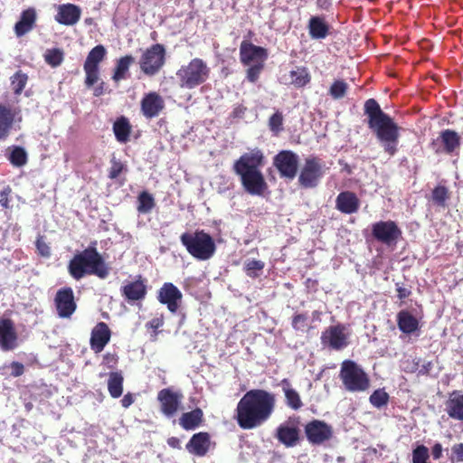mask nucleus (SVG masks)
<instances>
[{
    "instance_id": "cd10ccee",
    "label": "nucleus",
    "mask_w": 463,
    "mask_h": 463,
    "mask_svg": "<svg viewBox=\"0 0 463 463\" xmlns=\"http://www.w3.org/2000/svg\"><path fill=\"white\" fill-rule=\"evenodd\" d=\"M203 421V412L200 408H195L191 411L184 412L179 418V424L185 430H195L202 425Z\"/></svg>"
},
{
    "instance_id": "4c0bfd02",
    "label": "nucleus",
    "mask_w": 463,
    "mask_h": 463,
    "mask_svg": "<svg viewBox=\"0 0 463 463\" xmlns=\"http://www.w3.org/2000/svg\"><path fill=\"white\" fill-rule=\"evenodd\" d=\"M155 207V199L147 192H142L137 197V212L139 213H148Z\"/></svg>"
},
{
    "instance_id": "680f3d73",
    "label": "nucleus",
    "mask_w": 463,
    "mask_h": 463,
    "mask_svg": "<svg viewBox=\"0 0 463 463\" xmlns=\"http://www.w3.org/2000/svg\"><path fill=\"white\" fill-rule=\"evenodd\" d=\"M135 402L134 395L131 392L126 393L121 399V405L124 408H128Z\"/></svg>"
},
{
    "instance_id": "de8ad7c7",
    "label": "nucleus",
    "mask_w": 463,
    "mask_h": 463,
    "mask_svg": "<svg viewBox=\"0 0 463 463\" xmlns=\"http://www.w3.org/2000/svg\"><path fill=\"white\" fill-rule=\"evenodd\" d=\"M291 325L296 331H306L308 325V316L307 314L294 315L292 317Z\"/></svg>"
},
{
    "instance_id": "603ef678",
    "label": "nucleus",
    "mask_w": 463,
    "mask_h": 463,
    "mask_svg": "<svg viewBox=\"0 0 463 463\" xmlns=\"http://www.w3.org/2000/svg\"><path fill=\"white\" fill-rule=\"evenodd\" d=\"M84 71L86 73L85 83L88 87L92 86L98 81L99 68L84 66Z\"/></svg>"
},
{
    "instance_id": "a878e982",
    "label": "nucleus",
    "mask_w": 463,
    "mask_h": 463,
    "mask_svg": "<svg viewBox=\"0 0 463 463\" xmlns=\"http://www.w3.org/2000/svg\"><path fill=\"white\" fill-rule=\"evenodd\" d=\"M279 385L285 396V402L288 407L294 411H298L302 408L303 402L298 392L293 388L288 379L281 380Z\"/></svg>"
},
{
    "instance_id": "f8f14e48",
    "label": "nucleus",
    "mask_w": 463,
    "mask_h": 463,
    "mask_svg": "<svg viewBox=\"0 0 463 463\" xmlns=\"http://www.w3.org/2000/svg\"><path fill=\"white\" fill-rule=\"evenodd\" d=\"M298 156L292 151L283 150L273 158V165L281 177L292 180L298 172Z\"/></svg>"
},
{
    "instance_id": "13d9d810",
    "label": "nucleus",
    "mask_w": 463,
    "mask_h": 463,
    "mask_svg": "<svg viewBox=\"0 0 463 463\" xmlns=\"http://www.w3.org/2000/svg\"><path fill=\"white\" fill-rule=\"evenodd\" d=\"M118 355L116 354L107 353L103 355V364L108 368H114L118 364Z\"/></svg>"
},
{
    "instance_id": "7c9ffc66",
    "label": "nucleus",
    "mask_w": 463,
    "mask_h": 463,
    "mask_svg": "<svg viewBox=\"0 0 463 463\" xmlns=\"http://www.w3.org/2000/svg\"><path fill=\"white\" fill-rule=\"evenodd\" d=\"M448 415L457 420L463 421V394H457L446 402Z\"/></svg>"
},
{
    "instance_id": "9b49d317",
    "label": "nucleus",
    "mask_w": 463,
    "mask_h": 463,
    "mask_svg": "<svg viewBox=\"0 0 463 463\" xmlns=\"http://www.w3.org/2000/svg\"><path fill=\"white\" fill-rule=\"evenodd\" d=\"M183 394L172 388H164L157 393L160 411L167 418L174 417L181 408Z\"/></svg>"
},
{
    "instance_id": "c03bdc74",
    "label": "nucleus",
    "mask_w": 463,
    "mask_h": 463,
    "mask_svg": "<svg viewBox=\"0 0 463 463\" xmlns=\"http://www.w3.org/2000/svg\"><path fill=\"white\" fill-rule=\"evenodd\" d=\"M146 291H123L124 300L130 306L141 307Z\"/></svg>"
},
{
    "instance_id": "774afa93",
    "label": "nucleus",
    "mask_w": 463,
    "mask_h": 463,
    "mask_svg": "<svg viewBox=\"0 0 463 463\" xmlns=\"http://www.w3.org/2000/svg\"><path fill=\"white\" fill-rule=\"evenodd\" d=\"M160 289H177L172 283H165Z\"/></svg>"
},
{
    "instance_id": "4468645a",
    "label": "nucleus",
    "mask_w": 463,
    "mask_h": 463,
    "mask_svg": "<svg viewBox=\"0 0 463 463\" xmlns=\"http://www.w3.org/2000/svg\"><path fill=\"white\" fill-rule=\"evenodd\" d=\"M323 176L322 165L316 158L307 159L300 172L298 182L305 188H311L317 185L319 179Z\"/></svg>"
},
{
    "instance_id": "f03ea898",
    "label": "nucleus",
    "mask_w": 463,
    "mask_h": 463,
    "mask_svg": "<svg viewBox=\"0 0 463 463\" xmlns=\"http://www.w3.org/2000/svg\"><path fill=\"white\" fill-rule=\"evenodd\" d=\"M368 117V127L374 133L384 152L392 156L398 151L400 128L393 119L384 113L378 102L369 99L364 104Z\"/></svg>"
},
{
    "instance_id": "09e8293b",
    "label": "nucleus",
    "mask_w": 463,
    "mask_h": 463,
    "mask_svg": "<svg viewBox=\"0 0 463 463\" xmlns=\"http://www.w3.org/2000/svg\"><path fill=\"white\" fill-rule=\"evenodd\" d=\"M163 325H164V317H163V316H160V317H154L153 319H151L150 321H148L146 324V329H151L153 331V333L151 335V340H153V341L156 340L157 335H158L157 329L159 327L163 326Z\"/></svg>"
},
{
    "instance_id": "412c9836",
    "label": "nucleus",
    "mask_w": 463,
    "mask_h": 463,
    "mask_svg": "<svg viewBox=\"0 0 463 463\" xmlns=\"http://www.w3.org/2000/svg\"><path fill=\"white\" fill-rule=\"evenodd\" d=\"M211 446V437L208 432H198L192 436L186 444V449L193 455L198 457L205 456Z\"/></svg>"
},
{
    "instance_id": "4be33fe9",
    "label": "nucleus",
    "mask_w": 463,
    "mask_h": 463,
    "mask_svg": "<svg viewBox=\"0 0 463 463\" xmlns=\"http://www.w3.org/2000/svg\"><path fill=\"white\" fill-rule=\"evenodd\" d=\"M164 107V99L156 92H150L146 94L141 100L143 115L147 118L157 117Z\"/></svg>"
},
{
    "instance_id": "e433bc0d",
    "label": "nucleus",
    "mask_w": 463,
    "mask_h": 463,
    "mask_svg": "<svg viewBox=\"0 0 463 463\" xmlns=\"http://www.w3.org/2000/svg\"><path fill=\"white\" fill-rule=\"evenodd\" d=\"M290 83L296 87H303L310 80V76L304 67H298L289 72Z\"/></svg>"
},
{
    "instance_id": "2eb2a0df",
    "label": "nucleus",
    "mask_w": 463,
    "mask_h": 463,
    "mask_svg": "<svg viewBox=\"0 0 463 463\" xmlns=\"http://www.w3.org/2000/svg\"><path fill=\"white\" fill-rule=\"evenodd\" d=\"M240 58L244 65L265 63L268 58V52L265 48L254 45L251 43L243 41L240 46Z\"/></svg>"
},
{
    "instance_id": "8fccbe9b",
    "label": "nucleus",
    "mask_w": 463,
    "mask_h": 463,
    "mask_svg": "<svg viewBox=\"0 0 463 463\" xmlns=\"http://www.w3.org/2000/svg\"><path fill=\"white\" fill-rule=\"evenodd\" d=\"M283 116L280 112L274 113L269 121V128L272 132L278 134L282 130Z\"/></svg>"
},
{
    "instance_id": "c9c22d12",
    "label": "nucleus",
    "mask_w": 463,
    "mask_h": 463,
    "mask_svg": "<svg viewBox=\"0 0 463 463\" xmlns=\"http://www.w3.org/2000/svg\"><path fill=\"white\" fill-rule=\"evenodd\" d=\"M106 49L103 45L95 46L88 54L84 66L99 68V63L104 59Z\"/></svg>"
},
{
    "instance_id": "052dcab7",
    "label": "nucleus",
    "mask_w": 463,
    "mask_h": 463,
    "mask_svg": "<svg viewBox=\"0 0 463 463\" xmlns=\"http://www.w3.org/2000/svg\"><path fill=\"white\" fill-rule=\"evenodd\" d=\"M246 110L247 109L243 105H236L231 113V117L234 119L241 118L244 116Z\"/></svg>"
},
{
    "instance_id": "aec40b11",
    "label": "nucleus",
    "mask_w": 463,
    "mask_h": 463,
    "mask_svg": "<svg viewBox=\"0 0 463 463\" xmlns=\"http://www.w3.org/2000/svg\"><path fill=\"white\" fill-rule=\"evenodd\" d=\"M111 337V331L105 322H99L92 329L90 335V348L94 353L103 351Z\"/></svg>"
},
{
    "instance_id": "393cba45",
    "label": "nucleus",
    "mask_w": 463,
    "mask_h": 463,
    "mask_svg": "<svg viewBox=\"0 0 463 463\" xmlns=\"http://www.w3.org/2000/svg\"><path fill=\"white\" fill-rule=\"evenodd\" d=\"M336 208L344 213H356L359 208V200L352 192H342L336 197Z\"/></svg>"
},
{
    "instance_id": "37998d69",
    "label": "nucleus",
    "mask_w": 463,
    "mask_h": 463,
    "mask_svg": "<svg viewBox=\"0 0 463 463\" xmlns=\"http://www.w3.org/2000/svg\"><path fill=\"white\" fill-rule=\"evenodd\" d=\"M370 402L376 408H382L389 402V394L383 389L375 390L369 398Z\"/></svg>"
},
{
    "instance_id": "72a5a7b5",
    "label": "nucleus",
    "mask_w": 463,
    "mask_h": 463,
    "mask_svg": "<svg viewBox=\"0 0 463 463\" xmlns=\"http://www.w3.org/2000/svg\"><path fill=\"white\" fill-rule=\"evenodd\" d=\"M182 299L181 291H159L158 300L165 304L170 312L175 313Z\"/></svg>"
},
{
    "instance_id": "3c124183",
    "label": "nucleus",
    "mask_w": 463,
    "mask_h": 463,
    "mask_svg": "<svg viewBox=\"0 0 463 463\" xmlns=\"http://www.w3.org/2000/svg\"><path fill=\"white\" fill-rule=\"evenodd\" d=\"M249 68L247 70V80L250 82H256L259 78L260 74L264 68V63H259V64H252L248 65Z\"/></svg>"
},
{
    "instance_id": "69168bd1",
    "label": "nucleus",
    "mask_w": 463,
    "mask_h": 463,
    "mask_svg": "<svg viewBox=\"0 0 463 463\" xmlns=\"http://www.w3.org/2000/svg\"><path fill=\"white\" fill-rule=\"evenodd\" d=\"M316 4L318 9L328 10L332 5V0H317Z\"/></svg>"
},
{
    "instance_id": "49530a36",
    "label": "nucleus",
    "mask_w": 463,
    "mask_h": 463,
    "mask_svg": "<svg viewBox=\"0 0 463 463\" xmlns=\"http://www.w3.org/2000/svg\"><path fill=\"white\" fill-rule=\"evenodd\" d=\"M448 198H449V192L445 186H441V185L437 186L432 191V200L439 206L445 207L446 201L448 200Z\"/></svg>"
},
{
    "instance_id": "a19ab883",
    "label": "nucleus",
    "mask_w": 463,
    "mask_h": 463,
    "mask_svg": "<svg viewBox=\"0 0 463 463\" xmlns=\"http://www.w3.org/2000/svg\"><path fill=\"white\" fill-rule=\"evenodd\" d=\"M28 80V76L18 71L11 77V85L14 94L19 95L22 93Z\"/></svg>"
},
{
    "instance_id": "bf43d9fd",
    "label": "nucleus",
    "mask_w": 463,
    "mask_h": 463,
    "mask_svg": "<svg viewBox=\"0 0 463 463\" xmlns=\"http://www.w3.org/2000/svg\"><path fill=\"white\" fill-rule=\"evenodd\" d=\"M10 367L12 369L11 375L14 377H19L24 373V366L20 362H12Z\"/></svg>"
},
{
    "instance_id": "39448f33",
    "label": "nucleus",
    "mask_w": 463,
    "mask_h": 463,
    "mask_svg": "<svg viewBox=\"0 0 463 463\" xmlns=\"http://www.w3.org/2000/svg\"><path fill=\"white\" fill-rule=\"evenodd\" d=\"M180 241L188 253L198 260L211 259L216 250L213 239L203 231L184 232L181 235Z\"/></svg>"
},
{
    "instance_id": "9d476101",
    "label": "nucleus",
    "mask_w": 463,
    "mask_h": 463,
    "mask_svg": "<svg viewBox=\"0 0 463 463\" xmlns=\"http://www.w3.org/2000/svg\"><path fill=\"white\" fill-rule=\"evenodd\" d=\"M372 234L379 242L392 247L401 238L402 231L392 221H380L372 225Z\"/></svg>"
},
{
    "instance_id": "c756f323",
    "label": "nucleus",
    "mask_w": 463,
    "mask_h": 463,
    "mask_svg": "<svg viewBox=\"0 0 463 463\" xmlns=\"http://www.w3.org/2000/svg\"><path fill=\"white\" fill-rule=\"evenodd\" d=\"M329 27L320 16H312L308 22V32L312 39H325L328 34Z\"/></svg>"
},
{
    "instance_id": "ddd939ff",
    "label": "nucleus",
    "mask_w": 463,
    "mask_h": 463,
    "mask_svg": "<svg viewBox=\"0 0 463 463\" xmlns=\"http://www.w3.org/2000/svg\"><path fill=\"white\" fill-rule=\"evenodd\" d=\"M305 434L309 443L320 445L332 438L333 429L323 420H313L306 424Z\"/></svg>"
},
{
    "instance_id": "f257e3e1",
    "label": "nucleus",
    "mask_w": 463,
    "mask_h": 463,
    "mask_svg": "<svg viewBox=\"0 0 463 463\" xmlns=\"http://www.w3.org/2000/svg\"><path fill=\"white\" fill-rule=\"evenodd\" d=\"M275 406L274 393L264 389H251L238 402L233 418L241 429L253 430L271 417Z\"/></svg>"
},
{
    "instance_id": "0e129e2a",
    "label": "nucleus",
    "mask_w": 463,
    "mask_h": 463,
    "mask_svg": "<svg viewBox=\"0 0 463 463\" xmlns=\"http://www.w3.org/2000/svg\"><path fill=\"white\" fill-rule=\"evenodd\" d=\"M167 445L173 449H181V442L177 437H170L166 440Z\"/></svg>"
},
{
    "instance_id": "6e6552de",
    "label": "nucleus",
    "mask_w": 463,
    "mask_h": 463,
    "mask_svg": "<svg viewBox=\"0 0 463 463\" xmlns=\"http://www.w3.org/2000/svg\"><path fill=\"white\" fill-rule=\"evenodd\" d=\"M347 326L344 324L330 326L321 334V344L333 350H342L349 345Z\"/></svg>"
},
{
    "instance_id": "2f4dec72",
    "label": "nucleus",
    "mask_w": 463,
    "mask_h": 463,
    "mask_svg": "<svg viewBox=\"0 0 463 463\" xmlns=\"http://www.w3.org/2000/svg\"><path fill=\"white\" fill-rule=\"evenodd\" d=\"M135 59L131 55H126L117 61L114 74L112 79L114 81L118 82L122 80H126L129 76V67L134 62Z\"/></svg>"
},
{
    "instance_id": "5701e85b",
    "label": "nucleus",
    "mask_w": 463,
    "mask_h": 463,
    "mask_svg": "<svg viewBox=\"0 0 463 463\" xmlns=\"http://www.w3.org/2000/svg\"><path fill=\"white\" fill-rule=\"evenodd\" d=\"M81 10L79 6L72 4L60 5L57 7L55 21L64 25H73L80 18Z\"/></svg>"
},
{
    "instance_id": "a211bd4d",
    "label": "nucleus",
    "mask_w": 463,
    "mask_h": 463,
    "mask_svg": "<svg viewBox=\"0 0 463 463\" xmlns=\"http://www.w3.org/2000/svg\"><path fill=\"white\" fill-rule=\"evenodd\" d=\"M460 144L458 134L450 129L441 131L439 137L432 142V147L436 153H453Z\"/></svg>"
},
{
    "instance_id": "f3484780",
    "label": "nucleus",
    "mask_w": 463,
    "mask_h": 463,
    "mask_svg": "<svg viewBox=\"0 0 463 463\" xmlns=\"http://www.w3.org/2000/svg\"><path fill=\"white\" fill-rule=\"evenodd\" d=\"M22 119L21 111L17 108L0 105V140H5L11 133L16 122Z\"/></svg>"
},
{
    "instance_id": "20e7f679",
    "label": "nucleus",
    "mask_w": 463,
    "mask_h": 463,
    "mask_svg": "<svg viewBox=\"0 0 463 463\" xmlns=\"http://www.w3.org/2000/svg\"><path fill=\"white\" fill-rule=\"evenodd\" d=\"M94 241L87 249L76 254L69 263L70 274L76 279L86 275H95L105 279L109 275V268L96 249Z\"/></svg>"
},
{
    "instance_id": "79ce46f5",
    "label": "nucleus",
    "mask_w": 463,
    "mask_h": 463,
    "mask_svg": "<svg viewBox=\"0 0 463 463\" xmlns=\"http://www.w3.org/2000/svg\"><path fill=\"white\" fill-rule=\"evenodd\" d=\"M44 59L52 67H57L61 65L63 61V52L57 48L47 50L44 54Z\"/></svg>"
},
{
    "instance_id": "ea45409f",
    "label": "nucleus",
    "mask_w": 463,
    "mask_h": 463,
    "mask_svg": "<svg viewBox=\"0 0 463 463\" xmlns=\"http://www.w3.org/2000/svg\"><path fill=\"white\" fill-rule=\"evenodd\" d=\"M8 159L14 165L23 166L27 163V153L21 146H13Z\"/></svg>"
},
{
    "instance_id": "423d86ee",
    "label": "nucleus",
    "mask_w": 463,
    "mask_h": 463,
    "mask_svg": "<svg viewBox=\"0 0 463 463\" xmlns=\"http://www.w3.org/2000/svg\"><path fill=\"white\" fill-rule=\"evenodd\" d=\"M210 72L211 70L204 61L194 58L187 64L182 65L175 76L180 88L193 90L203 84L209 79Z\"/></svg>"
},
{
    "instance_id": "6ab92c4d",
    "label": "nucleus",
    "mask_w": 463,
    "mask_h": 463,
    "mask_svg": "<svg viewBox=\"0 0 463 463\" xmlns=\"http://www.w3.org/2000/svg\"><path fill=\"white\" fill-rule=\"evenodd\" d=\"M17 346V334L11 318H0V348L3 351L14 350Z\"/></svg>"
},
{
    "instance_id": "7ed1b4c3",
    "label": "nucleus",
    "mask_w": 463,
    "mask_h": 463,
    "mask_svg": "<svg viewBox=\"0 0 463 463\" xmlns=\"http://www.w3.org/2000/svg\"><path fill=\"white\" fill-rule=\"evenodd\" d=\"M264 164L265 156L259 148L242 154L233 164V171L240 176L243 189L250 195H262L268 188L261 172Z\"/></svg>"
},
{
    "instance_id": "a18cd8bd",
    "label": "nucleus",
    "mask_w": 463,
    "mask_h": 463,
    "mask_svg": "<svg viewBox=\"0 0 463 463\" xmlns=\"http://www.w3.org/2000/svg\"><path fill=\"white\" fill-rule=\"evenodd\" d=\"M347 83L344 80H337L333 82L329 89V94L335 99L343 98L347 90Z\"/></svg>"
},
{
    "instance_id": "0eeeda50",
    "label": "nucleus",
    "mask_w": 463,
    "mask_h": 463,
    "mask_svg": "<svg viewBox=\"0 0 463 463\" xmlns=\"http://www.w3.org/2000/svg\"><path fill=\"white\" fill-rule=\"evenodd\" d=\"M345 388L349 392H364L370 386L366 373L354 361L345 360L339 373Z\"/></svg>"
},
{
    "instance_id": "4d7b16f0",
    "label": "nucleus",
    "mask_w": 463,
    "mask_h": 463,
    "mask_svg": "<svg viewBox=\"0 0 463 463\" xmlns=\"http://www.w3.org/2000/svg\"><path fill=\"white\" fill-rule=\"evenodd\" d=\"M36 248L43 257H49L51 255L50 247L45 243L43 237H39L36 241Z\"/></svg>"
},
{
    "instance_id": "338daca9",
    "label": "nucleus",
    "mask_w": 463,
    "mask_h": 463,
    "mask_svg": "<svg viewBox=\"0 0 463 463\" xmlns=\"http://www.w3.org/2000/svg\"><path fill=\"white\" fill-rule=\"evenodd\" d=\"M102 85H103V83H101V85H99V86H98V87H96L94 89V95L95 96L98 97V96H100L103 93V86Z\"/></svg>"
},
{
    "instance_id": "1a4fd4ad",
    "label": "nucleus",
    "mask_w": 463,
    "mask_h": 463,
    "mask_svg": "<svg viewBox=\"0 0 463 463\" xmlns=\"http://www.w3.org/2000/svg\"><path fill=\"white\" fill-rule=\"evenodd\" d=\"M165 50L162 44H153L140 58V69L149 76L155 75L159 71L165 63Z\"/></svg>"
},
{
    "instance_id": "6e6d98bb",
    "label": "nucleus",
    "mask_w": 463,
    "mask_h": 463,
    "mask_svg": "<svg viewBox=\"0 0 463 463\" xmlns=\"http://www.w3.org/2000/svg\"><path fill=\"white\" fill-rule=\"evenodd\" d=\"M452 451V460H456L458 462L463 461V443L454 444L451 448Z\"/></svg>"
},
{
    "instance_id": "f704fd0d",
    "label": "nucleus",
    "mask_w": 463,
    "mask_h": 463,
    "mask_svg": "<svg viewBox=\"0 0 463 463\" xmlns=\"http://www.w3.org/2000/svg\"><path fill=\"white\" fill-rule=\"evenodd\" d=\"M113 131L117 140L120 143H127L129 139L131 127L128 120L121 117L113 125Z\"/></svg>"
},
{
    "instance_id": "b1692460",
    "label": "nucleus",
    "mask_w": 463,
    "mask_h": 463,
    "mask_svg": "<svg viewBox=\"0 0 463 463\" xmlns=\"http://www.w3.org/2000/svg\"><path fill=\"white\" fill-rule=\"evenodd\" d=\"M299 434L300 430L298 426L282 423L277 428L275 437L281 444L287 448H291L298 444Z\"/></svg>"
},
{
    "instance_id": "473e14b6",
    "label": "nucleus",
    "mask_w": 463,
    "mask_h": 463,
    "mask_svg": "<svg viewBox=\"0 0 463 463\" xmlns=\"http://www.w3.org/2000/svg\"><path fill=\"white\" fill-rule=\"evenodd\" d=\"M124 377L121 372H111L109 374L108 391L112 398H119L123 393Z\"/></svg>"
},
{
    "instance_id": "bb28decb",
    "label": "nucleus",
    "mask_w": 463,
    "mask_h": 463,
    "mask_svg": "<svg viewBox=\"0 0 463 463\" xmlns=\"http://www.w3.org/2000/svg\"><path fill=\"white\" fill-rule=\"evenodd\" d=\"M36 12L33 8H28L21 14L20 20L14 25L16 36L21 37L29 33L34 26Z\"/></svg>"
},
{
    "instance_id": "864d4df0",
    "label": "nucleus",
    "mask_w": 463,
    "mask_h": 463,
    "mask_svg": "<svg viewBox=\"0 0 463 463\" xmlns=\"http://www.w3.org/2000/svg\"><path fill=\"white\" fill-rule=\"evenodd\" d=\"M123 169H124V165L122 164V162H120L119 160H117L115 157H113L111 160V166L109 169V177L110 179L117 178L121 174Z\"/></svg>"
},
{
    "instance_id": "e2e57ef3",
    "label": "nucleus",
    "mask_w": 463,
    "mask_h": 463,
    "mask_svg": "<svg viewBox=\"0 0 463 463\" xmlns=\"http://www.w3.org/2000/svg\"><path fill=\"white\" fill-rule=\"evenodd\" d=\"M431 454L434 459H439L442 457V446L440 443H436L431 449Z\"/></svg>"
},
{
    "instance_id": "c85d7f7f",
    "label": "nucleus",
    "mask_w": 463,
    "mask_h": 463,
    "mask_svg": "<svg viewBox=\"0 0 463 463\" xmlns=\"http://www.w3.org/2000/svg\"><path fill=\"white\" fill-rule=\"evenodd\" d=\"M397 325L399 329L407 335L414 333L419 328L418 319L407 310H402L397 314Z\"/></svg>"
},
{
    "instance_id": "58836bf2",
    "label": "nucleus",
    "mask_w": 463,
    "mask_h": 463,
    "mask_svg": "<svg viewBox=\"0 0 463 463\" xmlns=\"http://www.w3.org/2000/svg\"><path fill=\"white\" fill-rule=\"evenodd\" d=\"M265 264L261 260L248 259L244 263V269L249 277L256 278L260 276L264 269Z\"/></svg>"
},
{
    "instance_id": "5fc2aeb1",
    "label": "nucleus",
    "mask_w": 463,
    "mask_h": 463,
    "mask_svg": "<svg viewBox=\"0 0 463 463\" xmlns=\"http://www.w3.org/2000/svg\"><path fill=\"white\" fill-rule=\"evenodd\" d=\"M146 281L139 276L136 280L125 285L122 289H146Z\"/></svg>"
},
{
    "instance_id": "dca6fc26",
    "label": "nucleus",
    "mask_w": 463,
    "mask_h": 463,
    "mask_svg": "<svg viewBox=\"0 0 463 463\" xmlns=\"http://www.w3.org/2000/svg\"><path fill=\"white\" fill-rule=\"evenodd\" d=\"M53 305L60 318H71L77 309L73 291H56Z\"/></svg>"
}]
</instances>
